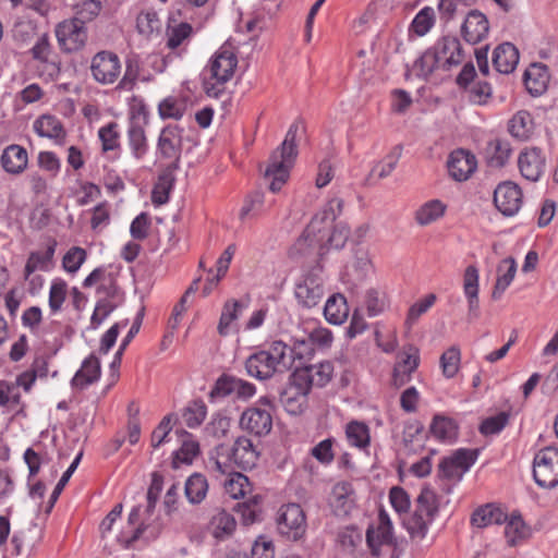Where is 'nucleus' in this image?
<instances>
[{"label":"nucleus","instance_id":"f257e3e1","mask_svg":"<svg viewBox=\"0 0 558 558\" xmlns=\"http://www.w3.org/2000/svg\"><path fill=\"white\" fill-rule=\"evenodd\" d=\"M300 129V123L293 122L280 147L274 150L269 157V162L265 170V178L270 180L269 190L272 193L279 192L289 178L290 170L298 156L295 141Z\"/></svg>","mask_w":558,"mask_h":558},{"label":"nucleus","instance_id":"f03ea898","mask_svg":"<svg viewBox=\"0 0 558 558\" xmlns=\"http://www.w3.org/2000/svg\"><path fill=\"white\" fill-rule=\"evenodd\" d=\"M245 369L251 377L259 380L289 369L288 344L281 340L271 341L246 359Z\"/></svg>","mask_w":558,"mask_h":558},{"label":"nucleus","instance_id":"7ed1b4c3","mask_svg":"<svg viewBox=\"0 0 558 558\" xmlns=\"http://www.w3.org/2000/svg\"><path fill=\"white\" fill-rule=\"evenodd\" d=\"M238 66V57L229 48H219L203 70L204 89L209 97L218 98L232 80Z\"/></svg>","mask_w":558,"mask_h":558},{"label":"nucleus","instance_id":"20e7f679","mask_svg":"<svg viewBox=\"0 0 558 558\" xmlns=\"http://www.w3.org/2000/svg\"><path fill=\"white\" fill-rule=\"evenodd\" d=\"M440 508L436 492L425 486L415 499L414 511L405 521V529L411 538L422 541L426 537L429 526L438 515Z\"/></svg>","mask_w":558,"mask_h":558},{"label":"nucleus","instance_id":"39448f33","mask_svg":"<svg viewBox=\"0 0 558 558\" xmlns=\"http://www.w3.org/2000/svg\"><path fill=\"white\" fill-rule=\"evenodd\" d=\"M477 457V449L459 448L451 456L440 460L437 477L446 494H450L453 486L462 481L464 474L476 462Z\"/></svg>","mask_w":558,"mask_h":558},{"label":"nucleus","instance_id":"423d86ee","mask_svg":"<svg viewBox=\"0 0 558 558\" xmlns=\"http://www.w3.org/2000/svg\"><path fill=\"white\" fill-rule=\"evenodd\" d=\"M343 201L341 198H331L325 207L318 211L307 225L302 235L299 238L295 246L298 250L303 251L307 243H322L332 222L341 213Z\"/></svg>","mask_w":558,"mask_h":558},{"label":"nucleus","instance_id":"0eeeda50","mask_svg":"<svg viewBox=\"0 0 558 558\" xmlns=\"http://www.w3.org/2000/svg\"><path fill=\"white\" fill-rule=\"evenodd\" d=\"M184 129L178 124L165 126L158 136L156 146L157 160L165 161V168H180L182 146L184 141Z\"/></svg>","mask_w":558,"mask_h":558},{"label":"nucleus","instance_id":"6e6552de","mask_svg":"<svg viewBox=\"0 0 558 558\" xmlns=\"http://www.w3.org/2000/svg\"><path fill=\"white\" fill-rule=\"evenodd\" d=\"M324 294L323 267L317 264L301 277L295 284L294 295L302 307L313 308L320 303Z\"/></svg>","mask_w":558,"mask_h":558},{"label":"nucleus","instance_id":"1a4fd4ad","mask_svg":"<svg viewBox=\"0 0 558 558\" xmlns=\"http://www.w3.org/2000/svg\"><path fill=\"white\" fill-rule=\"evenodd\" d=\"M533 477L541 488L551 489L558 485V449L546 447L535 454Z\"/></svg>","mask_w":558,"mask_h":558},{"label":"nucleus","instance_id":"9d476101","mask_svg":"<svg viewBox=\"0 0 558 558\" xmlns=\"http://www.w3.org/2000/svg\"><path fill=\"white\" fill-rule=\"evenodd\" d=\"M278 531L290 541L301 539L307 527L306 517L298 504L283 505L278 514Z\"/></svg>","mask_w":558,"mask_h":558},{"label":"nucleus","instance_id":"9b49d317","mask_svg":"<svg viewBox=\"0 0 558 558\" xmlns=\"http://www.w3.org/2000/svg\"><path fill=\"white\" fill-rule=\"evenodd\" d=\"M92 77L101 85H111L121 75V61L117 53L109 50L98 51L90 60Z\"/></svg>","mask_w":558,"mask_h":558},{"label":"nucleus","instance_id":"f8f14e48","mask_svg":"<svg viewBox=\"0 0 558 558\" xmlns=\"http://www.w3.org/2000/svg\"><path fill=\"white\" fill-rule=\"evenodd\" d=\"M56 37L62 51L76 52L86 44L87 28L83 20L73 17L57 25Z\"/></svg>","mask_w":558,"mask_h":558},{"label":"nucleus","instance_id":"ddd939ff","mask_svg":"<svg viewBox=\"0 0 558 558\" xmlns=\"http://www.w3.org/2000/svg\"><path fill=\"white\" fill-rule=\"evenodd\" d=\"M256 393V386L233 375L219 376L209 392L210 400L235 396L239 400H248Z\"/></svg>","mask_w":558,"mask_h":558},{"label":"nucleus","instance_id":"4468645a","mask_svg":"<svg viewBox=\"0 0 558 558\" xmlns=\"http://www.w3.org/2000/svg\"><path fill=\"white\" fill-rule=\"evenodd\" d=\"M365 537L367 546L375 557L380 555L381 546L395 544L392 522L385 509L379 510L377 525H369Z\"/></svg>","mask_w":558,"mask_h":558},{"label":"nucleus","instance_id":"2eb2a0df","mask_svg":"<svg viewBox=\"0 0 558 558\" xmlns=\"http://www.w3.org/2000/svg\"><path fill=\"white\" fill-rule=\"evenodd\" d=\"M239 426L250 435L263 437L272 429V415L267 409L250 407L242 412Z\"/></svg>","mask_w":558,"mask_h":558},{"label":"nucleus","instance_id":"dca6fc26","mask_svg":"<svg viewBox=\"0 0 558 558\" xmlns=\"http://www.w3.org/2000/svg\"><path fill=\"white\" fill-rule=\"evenodd\" d=\"M32 58L43 65V71L51 80H57L61 73V61L53 51L47 33L41 34L29 50Z\"/></svg>","mask_w":558,"mask_h":558},{"label":"nucleus","instance_id":"f3484780","mask_svg":"<svg viewBox=\"0 0 558 558\" xmlns=\"http://www.w3.org/2000/svg\"><path fill=\"white\" fill-rule=\"evenodd\" d=\"M430 48L440 63V69L445 71L458 66L464 59L461 41L452 35L440 37Z\"/></svg>","mask_w":558,"mask_h":558},{"label":"nucleus","instance_id":"a211bd4d","mask_svg":"<svg viewBox=\"0 0 558 558\" xmlns=\"http://www.w3.org/2000/svg\"><path fill=\"white\" fill-rule=\"evenodd\" d=\"M522 197L519 185L507 181L499 183L495 189L494 204L504 216L511 217L520 210Z\"/></svg>","mask_w":558,"mask_h":558},{"label":"nucleus","instance_id":"6ab92c4d","mask_svg":"<svg viewBox=\"0 0 558 558\" xmlns=\"http://www.w3.org/2000/svg\"><path fill=\"white\" fill-rule=\"evenodd\" d=\"M521 175L531 182H537L545 172L546 157L541 148H524L518 157Z\"/></svg>","mask_w":558,"mask_h":558},{"label":"nucleus","instance_id":"aec40b11","mask_svg":"<svg viewBox=\"0 0 558 558\" xmlns=\"http://www.w3.org/2000/svg\"><path fill=\"white\" fill-rule=\"evenodd\" d=\"M420 364L418 350L409 345L397 355V362L392 372V384L396 387H402L412 378V374L417 369Z\"/></svg>","mask_w":558,"mask_h":558},{"label":"nucleus","instance_id":"412c9836","mask_svg":"<svg viewBox=\"0 0 558 558\" xmlns=\"http://www.w3.org/2000/svg\"><path fill=\"white\" fill-rule=\"evenodd\" d=\"M450 177L458 181H466L476 170L477 162L475 156L465 149L453 150L447 161Z\"/></svg>","mask_w":558,"mask_h":558},{"label":"nucleus","instance_id":"4be33fe9","mask_svg":"<svg viewBox=\"0 0 558 558\" xmlns=\"http://www.w3.org/2000/svg\"><path fill=\"white\" fill-rule=\"evenodd\" d=\"M489 23L485 14L478 10H472L468 13L461 26V34L464 40L471 45H476L488 35Z\"/></svg>","mask_w":558,"mask_h":558},{"label":"nucleus","instance_id":"5701e85b","mask_svg":"<svg viewBox=\"0 0 558 558\" xmlns=\"http://www.w3.org/2000/svg\"><path fill=\"white\" fill-rule=\"evenodd\" d=\"M0 163L7 173L22 174L28 166V153L23 146L11 144L2 150Z\"/></svg>","mask_w":558,"mask_h":558},{"label":"nucleus","instance_id":"b1692460","mask_svg":"<svg viewBox=\"0 0 558 558\" xmlns=\"http://www.w3.org/2000/svg\"><path fill=\"white\" fill-rule=\"evenodd\" d=\"M478 280V269L474 265L468 266L463 276V292L468 300V316L470 320L476 319L480 316Z\"/></svg>","mask_w":558,"mask_h":558},{"label":"nucleus","instance_id":"393cba45","mask_svg":"<svg viewBox=\"0 0 558 558\" xmlns=\"http://www.w3.org/2000/svg\"><path fill=\"white\" fill-rule=\"evenodd\" d=\"M229 456L234 464L247 470L256 465L259 453L251 439L241 436L235 439Z\"/></svg>","mask_w":558,"mask_h":558},{"label":"nucleus","instance_id":"a878e982","mask_svg":"<svg viewBox=\"0 0 558 558\" xmlns=\"http://www.w3.org/2000/svg\"><path fill=\"white\" fill-rule=\"evenodd\" d=\"M101 367L97 356H87L71 380L72 388L83 390L100 378Z\"/></svg>","mask_w":558,"mask_h":558},{"label":"nucleus","instance_id":"bb28decb","mask_svg":"<svg viewBox=\"0 0 558 558\" xmlns=\"http://www.w3.org/2000/svg\"><path fill=\"white\" fill-rule=\"evenodd\" d=\"M548 68L543 63L531 64L524 73L526 90L534 97L543 95L549 83Z\"/></svg>","mask_w":558,"mask_h":558},{"label":"nucleus","instance_id":"cd10ccee","mask_svg":"<svg viewBox=\"0 0 558 558\" xmlns=\"http://www.w3.org/2000/svg\"><path fill=\"white\" fill-rule=\"evenodd\" d=\"M33 129L39 137L54 140L57 143H62L66 136L62 122L52 114L38 117L34 121Z\"/></svg>","mask_w":558,"mask_h":558},{"label":"nucleus","instance_id":"c85d7f7f","mask_svg":"<svg viewBox=\"0 0 558 558\" xmlns=\"http://www.w3.org/2000/svg\"><path fill=\"white\" fill-rule=\"evenodd\" d=\"M519 62V51L514 45L504 43L496 47L493 53V65L497 72L509 74L514 71Z\"/></svg>","mask_w":558,"mask_h":558},{"label":"nucleus","instance_id":"c756f323","mask_svg":"<svg viewBox=\"0 0 558 558\" xmlns=\"http://www.w3.org/2000/svg\"><path fill=\"white\" fill-rule=\"evenodd\" d=\"M507 521V513L494 504H486L478 507L471 517V524L484 529L493 524H502Z\"/></svg>","mask_w":558,"mask_h":558},{"label":"nucleus","instance_id":"7c9ffc66","mask_svg":"<svg viewBox=\"0 0 558 558\" xmlns=\"http://www.w3.org/2000/svg\"><path fill=\"white\" fill-rule=\"evenodd\" d=\"M509 133L519 141H527L534 132V120L526 110H520L508 123Z\"/></svg>","mask_w":558,"mask_h":558},{"label":"nucleus","instance_id":"2f4dec72","mask_svg":"<svg viewBox=\"0 0 558 558\" xmlns=\"http://www.w3.org/2000/svg\"><path fill=\"white\" fill-rule=\"evenodd\" d=\"M517 272V263L512 257L502 259L497 267V280L492 293L494 300L501 298L506 289L511 284Z\"/></svg>","mask_w":558,"mask_h":558},{"label":"nucleus","instance_id":"473e14b6","mask_svg":"<svg viewBox=\"0 0 558 558\" xmlns=\"http://www.w3.org/2000/svg\"><path fill=\"white\" fill-rule=\"evenodd\" d=\"M349 315V307L345 298L336 293L329 296L324 306V316L327 322L333 325H341Z\"/></svg>","mask_w":558,"mask_h":558},{"label":"nucleus","instance_id":"72a5a7b5","mask_svg":"<svg viewBox=\"0 0 558 558\" xmlns=\"http://www.w3.org/2000/svg\"><path fill=\"white\" fill-rule=\"evenodd\" d=\"M430 433L437 440L452 444L458 438V424L450 417L436 415L430 424Z\"/></svg>","mask_w":558,"mask_h":558},{"label":"nucleus","instance_id":"f704fd0d","mask_svg":"<svg viewBox=\"0 0 558 558\" xmlns=\"http://www.w3.org/2000/svg\"><path fill=\"white\" fill-rule=\"evenodd\" d=\"M512 148L510 143L505 138H494L487 143L486 154L488 163L492 167L501 168L510 159Z\"/></svg>","mask_w":558,"mask_h":558},{"label":"nucleus","instance_id":"c9c22d12","mask_svg":"<svg viewBox=\"0 0 558 558\" xmlns=\"http://www.w3.org/2000/svg\"><path fill=\"white\" fill-rule=\"evenodd\" d=\"M175 169L165 168L159 174L151 192V201L155 205H163L169 201V195L175 181Z\"/></svg>","mask_w":558,"mask_h":558},{"label":"nucleus","instance_id":"e433bc0d","mask_svg":"<svg viewBox=\"0 0 558 558\" xmlns=\"http://www.w3.org/2000/svg\"><path fill=\"white\" fill-rule=\"evenodd\" d=\"M349 235H350L349 228L344 225H338L332 229L331 232H330V229L328 230V234L326 235L325 240L320 244L317 242H313L312 244L307 243L306 246H310L313 248L318 247V250H319L318 254L323 255L325 248L340 250V248L344 247V245L349 239Z\"/></svg>","mask_w":558,"mask_h":558},{"label":"nucleus","instance_id":"4c0bfd02","mask_svg":"<svg viewBox=\"0 0 558 558\" xmlns=\"http://www.w3.org/2000/svg\"><path fill=\"white\" fill-rule=\"evenodd\" d=\"M128 144L132 156L141 160L148 153L149 146L145 130L137 123H132L128 129Z\"/></svg>","mask_w":558,"mask_h":558},{"label":"nucleus","instance_id":"58836bf2","mask_svg":"<svg viewBox=\"0 0 558 558\" xmlns=\"http://www.w3.org/2000/svg\"><path fill=\"white\" fill-rule=\"evenodd\" d=\"M193 35V27L186 22L178 24H169L166 31L167 47L171 50L178 49L179 47L186 46Z\"/></svg>","mask_w":558,"mask_h":558},{"label":"nucleus","instance_id":"ea45409f","mask_svg":"<svg viewBox=\"0 0 558 558\" xmlns=\"http://www.w3.org/2000/svg\"><path fill=\"white\" fill-rule=\"evenodd\" d=\"M185 496L193 505L201 504L208 492V483L206 477L201 473H194L187 477L185 482Z\"/></svg>","mask_w":558,"mask_h":558},{"label":"nucleus","instance_id":"a19ab883","mask_svg":"<svg viewBox=\"0 0 558 558\" xmlns=\"http://www.w3.org/2000/svg\"><path fill=\"white\" fill-rule=\"evenodd\" d=\"M345 436L350 446L357 449H366L371 442L369 427L359 421L347 424Z\"/></svg>","mask_w":558,"mask_h":558},{"label":"nucleus","instance_id":"79ce46f5","mask_svg":"<svg viewBox=\"0 0 558 558\" xmlns=\"http://www.w3.org/2000/svg\"><path fill=\"white\" fill-rule=\"evenodd\" d=\"M530 529L523 521L520 514H512L506 521L505 536L510 546H515L521 541L527 538Z\"/></svg>","mask_w":558,"mask_h":558},{"label":"nucleus","instance_id":"37998d69","mask_svg":"<svg viewBox=\"0 0 558 558\" xmlns=\"http://www.w3.org/2000/svg\"><path fill=\"white\" fill-rule=\"evenodd\" d=\"M445 211L446 205L441 201L430 199L415 211V221L420 226H427L440 218Z\"/></svg>","mask_w":558,"mask_h":558},{"label":"nucleus","instance_id":"c03bdc74","mask_svg":"<svg viewBox=\"0 0 558 558\" xmlns=\"http://www.w3.org/2000/svg\"><path fill=\"white\" fill-rule=\"evenodd\" d=\"M210 525L214 537L225 539L235 531L236 521L231 513L222 510L213 517Z\"/></svg>","mask_w":558,"mask_h":558},{"label":"nucleus","instance_id":"a18cd8bd","mask_svg":"<svg viewBox=\"0 0 558 558\" xmlns=\"http://www.w3.org/2000/svg\"><path fill=\"white\" fill-rule=\"evenodd\" d=\"M98 137L101 142L104 153L113 151L119 155L121 150L120 132L117 122H110L98 130Z\"/></svg>","mask_w":558,"mask_h":558},{"label":"nucleus","instance_id":"49530a36","mask_svg":"<svg viewBox=\"0 0 558 558\" xmlns=\"http://www.w3.org/2000/svg\"><path fill=\"white\" fill-rule=\"evenodd\" d=\"M307 396L296 391L294 388H286L280 396V402L290 414L298 415L306 407Z\"/></svg>","mask_w":558,"mask_h":558},{"label":"nucleus","instance_id":"de8ad7c7","mask_svg":"<svg viewBox=\"0 0 558 558\" xmlns=\"http://www.w3.org/2000/svg\"><path fill=\"white\" fill-rule=\"evenodd\" d=\"M225 492L233 499L245 497L251 492L248 478L242 473L231 474L223 481Z\"/></svg>","mask_w":558,"mask_h":558},{"label":"nucleus","instance_id":"09e8293b","mask_svg":"<svg viewBox=\"0 0 558 558\" xmlns=\"http://www.w3.org/2000/svg\"><path fill=\"white\" fill-rule=\"evenodd\" d=\"M436 16L432 7H424L414 16L411 23V29L417 36H425L435 25Z\"/></svg>","mask_w":558,"mask_h":558},{"label":"nucleus","instance_id":"8fccbe9b","mask_svg":"<svg viewBox=\"0 0 558 558\" xmlns=\"http://www.w3.org/2000/svg\"><path fill=\"white\" fill-rule=\"evenodd\" d=\"M53 253L54 250L51 246L45 252H32L24 268L25 278L27 279L36 270H47Z\"/></svg>","mask_w":558,"mask_h":558},{"label":"nucleus","instance_id":"3c124183","mask_svg":"<svg viewBox=\"0 0 558 558\" xmlns=\"http://www.w3.org/2000/svg\"><path fill=\"white\" fill-rule=\"evenodd\" d=\"M461 351L459 347L451 345L440 356V367L442 375L446 378H452L456 376L460 368Z\"/></svg>","mask_w":558,"mask_h":558},{"label":"nucleus","instance_id":"603ef678","mask_svg":"<svg viewBox=\"0 0 558 558\" xmlns=\"http://www.w3.org/2000/svg\"><path fill=\"white\" fill-rule=\"evenodd\" d=\"M207 415V407L202 400L191 402L183 411L184 424L190 428L201 426Z\"/></svg>","mask_w":558,"mask_h":558},{"label":"nucleus","instance_id":"864d4df0","mask_svg":"<svg viewBox=\"0 0 558 558\" xmlns=\"http://www.w3.org/2000/svg\"><path fill=\"white\" fill-rule=\"evenodd\" d=\"M242 308L243 305L236 300H228L225 303L218 324V331L220 335H228L231 323L238 319Z\"/></svg>","mask_w":558,"mask_h":558},{"label":"nucleus","instance_id":"5fc2aeb1","mask_svg":"<svg viewBox=\"0 0 558 558\" xmlns=\"http://www.w3.org/2000/svg\"><path fill=\"white\" fill-rule=\"evenodd\" d=\"M436 69H440V63L432 48L427 49L413 64L415 74L423 78L429 76Z\"/></svg>","mask_w":558,"mask_h":558},{"label":"nucleus","instance_id":"6e6d98bb","mask_svg":"<svg viewBox=\"0 0 558 558\" xmlns=\"http://www.w3.org/2000/svg\"><path fill=\"white\" fill-rule=\"evenodd\" d=\"M314 354V345L311 342L310 338L296 340L292 348L288 345V357H289V368L293 366V363L299 360L307 361ZM302 365V363H300Z\"/></svg>","mask_w":558,"mask_h":558},{"label":"nucleus","instance_id":"4d7b16f0","mask_svg":"<svg viewBox=\"0 0 558 558\" xmlns=\"http://www.w3.org/2000/svg\"><path fill=\"white\" fill-rule=\"evenodd\" d=\"M311 373L306 365L295 366L294 372L290 376L288 388H294L299 392L307 396L313 385Z\"/></svg>","mask_w":558,"mask_h":558},{"label":"nucleus","instance_id":"13d9d810","mask_svg":"<svg viewBox=\"0 0 558 558\" xmlns=\"http://www.w3.org/2000/svg\"><path fill=\"white\" fill-rule=\"evenodd\" d=\"M158 112L163 120H180L184 116L185 105L174 97H167L159 102Z\"/></svg>","mask_w":558,"mask_h":558},{"label":"nucleus","instance_id":"bf43d9fd","mask_svg":"<svg viewBox=\"0 0 558 558\" xmlns=\"http://www.w3.org/2000/svg\"><path fill=\"white\" fill-rule=\"evenodd\" d=\"M222 450H225L223 446L218 447L217 448V457L210 458V460H209L210 471L215 474V476L217 478H220L222 476H227V478H228V477H231V474L236 473L233 470V466L231 464L232 459L228 452L225 456V459L223 460L221 459V458H223V453L221 452Z\"/></svg>","mask_w":558,"mask_h":558},{"label":"nucleus","instance_id":"052dcab7","mask_svg":"<svg viewBox=\"0 0 558 558\" xmlns=\"http://www.w3.org/2000/svg\"><path fill=\"white\" fill-rule=\"evenodd\" d=\"M160 26V19L154 10L142 11L136 17V28L142 35L149 36Z\"/></svg>","mask_w":558,"mask_h":558},{"label":"nucleus","instance_id":"680f3d73","mask_svg":"<svg viewBox=\"0 0 558 558\" xmlns=\"http://www.w3.org/2000/svg\"><path fill=\"white\" fill-rule=\"evenodd\" d=\"M306 367L311 373L310 375L314 386L324 387L331 380L333 374V365L331 362L325 361L318 364L306 365Z\"/></svg>","mask_w":558,"mask_h":558},{"label":"nucleus","instance_id":"e2e57ef3","mask_svg":"<svg viewBox=\"0 0 558 558\" xmlns=\"http://www.w3.org/2000/svg\"><path fill=\"white\" fill-rule=\"evenodd\" d=\"M470 102L478 106L486 105L493 95L492 85L485 81H477L468 88Z\"/></svg>","mask_w":558,"mask_h":558},{"label":"nucleus","instance_id":"0e129e2a","mask_svg":"<svg viewBox=\"0 0 558 558\" xmlns=\"http://www.w3.org/2000/svg\"><path fill=\"white\" fill-rule=\"evenodd\" d=\"M141 65L136 58H129L125 61V71L122 78L119 81L118 88L124 90L133 89L136 81L138 80Z\"/></svg>","mask_w":558,"mask_h":558},{"label":"nucleus","instance_id":"69168bd1","mask_svg":"<svg viewBox=\"0 0 558 558\" xmlns=\"http://www.w3.org/2000/svg\"><path fill=\"white\" fill-rule=\"evenodd\" d=\"M199 453L198 442L195 440H183L179 450L174 452L173 465L179 466V463L191 464L194 458Z\"/></svg>","mask_w":558,"mask_h":558},{"label":"nucleus","instance_id":"338daca9","mask_svg":"<svg viewBox=\"0 0 558 558\" xmlns=\"http://www.w3.org/2000/svg\"><path fill=\"white\" fill-rule=\"evenodd\" d=\"M38 167L49 173L51 178H56L61 170V160L56 153L43 150L37 156Z\"/></svg>","mask_w":558,"mask_h":558},{"label":"nucleus","instance_id":"774afa93","mask_svg":"<svg viewBox=\"0 0 558 558\" xmlns=\"http://www.w3.org/2000/svg\"><path fill=\"white\" fill-rule=\"evenodd\" d=\"M365 306L369 317L379 315L386 307L385 293L374 288L368 289L365 293Z\"/></svg>","mask_w":558,"mask_h":558}]
</instances>
